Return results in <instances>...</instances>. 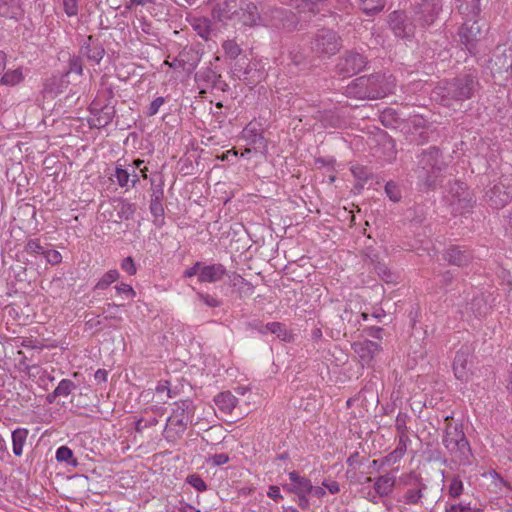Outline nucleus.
<instances>
[{
    "label": "nucleus",
    "instance_id": "nucleus-24",
    "mask_svg": "<svg viewBox=\"0 0 512 512\" xmlns=\"http://www.w3.org/2000/svg\"><path fill=\"white\" fill-rule=\"evenodd\" d=\"M182 64L184 65V71H193L201 60L202 53L199 49L192 46H185L178 54Z\"/></svg>",
    "mask_w": 512,
    "mask_h": 512
},
{
    "label": "nucleus",
    "instance_id": "nucleus-18",
    "mask_svg": "<svg viewBox=\"0 0 512 512\" xmlns=\"http://www.w3.org/2000/svg\"><path fill=\"white\" fill-rule=\"evenodd\" d=\"M227 270L221 263L206 264L202 262V267L199 273V282L201 283H215L223 279Z\"/></svg>",
    "mask_w": 512,
    "mask_h": 512
},
{
    "label": "nucleus",
    "instance_id": "nucleus-41",
    "mask_svg": "<svg viewBox=\"0 0 512 512\" xmlns=\"http://www.w3.org/2000/svg\"><path fill=\"white\" fill-rule=\"evenodd\" d=\"M470 310L476 317H481L487 313L488 307L482 296H477L472 299L469 304Z\"/></svg>",
    "mask_w": 512,
    "mask_h": 512
},
{
    "label": "nucleus",
    "instance_id": "nucleus-51",
    "mask_svg": "<svg viewBox=\"0 0 512 512\" xmlns=\"http://www.w3.org/2000/svg\"><path fill=\"white\" fill-rule=\"evenodd\" d=\"M186 482L199 492L207 490V485L205 481L198 474L188 475L186 478Z\"/></svg>",
    "mask_w": 512,
    "mask_h": 512
},
{
    "label": "nucleus",
    "instance_id": "nucleus-53",
    "mask_svg": "<svg viewBox=\"0 0 512 512\" xmlns=\"http://www.w3.org/2000/svg\"><path fill=\"white\" fill-rule=\"evenodd\" d=\"M197 298L201 302H203L206 306L211 307V308H216L221 305L220 300H218L216 297H214L208 293L198 292Z\"/></svg>",
    "mask_w": 512,
    "mask_h": 512
},
{
    "label": "nucleus",
    "instance_id": "nucleus-5",
    "mask_svg": "<svg viewBox=\"0 0 512 512\" xmlns=\"http://www.w3.org/2000/svg\"><path fill=\"white\" fill-rule=\"evenodd\" d=\"M442 444L459 465H469L472 451L461 424L448 423L442 436Z\"/></svg>",
    "mask_w": 512,
    "mask_h": 512
},
{
    "label": "nucleus",
    "instance_id": "nucleus-14",
    "mask_svg": "<svg viewBox=\"0 0 512 512\" xmlns=\"http://www.w3.org/2000/svg\"><path fill=\"white\" fill-rule=\"evenodd\" d=\"M89 111L92 115L88 119V124L91 128H104L109 125L115 117L116 110L114 105L105 104L101 106L98 102L93 101L89 106Z\"/></svg>",
    "mask_w": 512,
    "mask_h": 512
},
{
    "label": "nucleus",
    "instance_id": "nucleus-54",
    "mask_svg": "<svg viewBox=\"0 0 512 512\" xmlns=\"http://www.w3.org/2000/svg\"><path fill=\"white\" fill-rule=\"evenodd\" d=\"M158 424V419L155 417H151L147 420L140 418L135 422L134 429L137 433L143 432L144 429L148 427H153Z\"/></svg>",
    "mask_w": 512,
    "mask_h": 512
},
{
    "label": "nucleus",
    "instance_id": "nucleus-8",
    "mask_svg": "<svg viewBox=\"0 0 512 512\" xmlns=\"http://www.w3.org/2000/svg\"><path fill=\"white\" fill-rule=\"evenodd\" d=\"M368 64L367 57L356 50H346L337 59L335 73L342 78L352 77L362 72Z\"/></svg>",
    "mask_w": 512,
    "mask_h": 512
},
{
    "label": "nucleus",
    "instance_id": "nucleus-57",
    "mask_svg": "<svg viewBox=\"0 0 512 512\" xmlns=\"http://www.w3.org/2000/svg\"><path fill=\"white\" fill-rule=\"evenodd\" d=\"M121 268L128 274V275H135L136 274V265L134 263V260L132 257L128 256L122 260Z\"/></svg>",
    "mask_w": 512,
    "mask_h": 512
},
{
    "label": "nucleus",
    "instance_id": "nucleus-42",
    "mask_svg": "<svg viewBox=\"0 0 512 512\" xmlns=\"http://www.w3.org/2000/svg\"><path fill=\"white\" fill-rule=\"evenodd\" d=\"M76 389L75 383L70 379H62L54 389V396H68Z\"/></svg>",
    "mask_w": 512,
    "mask_h": 512
},
{
    "label": "nucleus",
    "instance_id": "nucleus-32",
    "mask_svg": "<svg viewBox=\"0 0 512 512\" xmlns=\"http://www.w3.org/2000/svg\"><path fill=\"white\" fill-rule=\"evenodd\" d=\"M29 431L26 428H17L12 432V448L15 456L23 454V447L26 443Z\"/></svg>",
    "mask_w": 512,
    "mask_h": 512
},
{
    "label": "nucleus",
    "instance_id": "nucleus-36",
    "mask_svg": "<svg viewBox=\"0 0 512 512\" xmlns=\"http://www.w3.org/2000/svg\"><path fill=\"white\" fill-rule=\"evenodd\" d=\"M456 191L453 194L455 200H457L460 208L467 209L472 207L473 199L470 192L467 191L464 183H456Z\"/></svg>",
    "mask_w": 512,
    "mask_h": 512
},
{
    "label": "nucleus",
    "instance_id": "nucleus-56",
    "mask_svg": "<svg viewBox=\"0 0 512 512\" xmlns=\"http://www.w3.org/2000/svg\"><path fill=\"white\" fill-rule=\"evenodd\" d=\"M44 258L46 259L47 263L51 265H57L62 261V255L60 254V252L54 249L46 248Z\"/></svg>",
    "mask_w": 512,
    "mask_h": 512
},
{
    "label": "nucleus",
    "instance_id": "nucleus-55",
    "mask_svg": "<svg viewBox=\"0 0 512 512\" xmlns=\"http://www.w3.org/2000/svg\"><path fill=\"white\" fill-rule=\"evenodd\" d=\"M64 12L68 17H74L79 12V0H62Z\"/></svg>",
    "mask_w": 512,
    "mask_h": 512
},
{
    "label": "nucleus",
    "instance_id": "nucleus-19",
    "mask_svg": "<svg viewBox=\"0 0 512 512\" xmlns=\"http://www.w3.org/2000/svg\"><path fill=\"white\" fill-rule=\"evenodd\" d=\"M470 358L471 354L468 347H463L457 351L453 361V371L457 379L462 381L468 379Z\"/></svg>",
    "mask_w": 512,
    "mask_h": 512
},
{
    "label": "nucleus",
    "instance_id": "nucleus-21",
    "mask_svg": "<svg viewBox=\"0 0 512 512\" xmlns=\"http://www.w3.org/2000/svg\"><path fill=\"white\" fill-rule=\"evenodd\" d=\"M238 0H223L221 3H218L212 9V16L214 19L220 22H226L228 20H235Z\"/></svg>",
    "mask_w": 512,
    "mask_h": 512
},
{
    "label": "nucleus",
    "instance_id": "nucleus-27",
    "mask_svg": "<svg viewBox=\"0 0 512 512\" xmlns=\"http://www.w3.org/2000/svg\"><path fill=\"white\" fill-rule=\"evenodd\" d=\"M214 402L221 412L231 414L236 407L238 399L230 391H225L219 393L214 398Z\"/></svg>",
    "mask_w": 512,
    "mask_h": 512
},
{
    "label": "nucleus",
    "instance_id": "nucleus-59",
    "mask_svg": "<svg viewBox=\"0 0 512 512\" xmlns=\"http://www.w3.org/2000/svg\"><path fill=\"white\" fill-rule=\"evenodd\" d=\"M119 307H120V305L115 304V303L108 304L107 308L104 311L105 318L106 319H115V320H118V321L122 320V318L117 315Z\"/></svg>",
    "mask_w": 512,
    "mask_h": 512
},
{
    "label": "nucleus",
    "instance_id": "nucleus-61",
    "mask_svg": "<svg viewBox=\"0 0 512 512\" xmlns=\"http://www.w3.org/2000/svg\"><path fill=\"white\" fill-rule=\"evenodd\" d=\"M254 285L251 282H246L237 288V293L242 297H250L254 293Z\"/></svg>",
    "mask_w": 512,
    "mask_h": 512
},
{
    "label": "nucleus",
    "instance_id": "nucleus-46",
    "mask_svg": "<svg viewBox=\"0 0 512 512\" xmlns=\"http://www.w3.org/2000/svg\"><path fill=\"white\" fill-rule=\"evenodd\" d=\"M131 173L128 169L123 168L121 165H117L115 168L114 177L119 186L126 187L130 183Z\"/></svg>",
    "mask_w": 512,
    "mask_h": 512
},
{
    "label": "nucleus",
    "instance_id": "nucleus-3",
    "mask_svg": "<svg viewBox=\"0 0 512 512\" xmlns=\"http://www.w3.org/2000/svg\"><path fill=\"white\" fill-rule=\"evenodd\" d=\"M395 79L382 73L356 78L346 87V93L357 99H379L393 92Z\"/></svg>",
    "mask_w": 512,
    "mask_h": 512
},
{
    "label": "nucleus",
    "instance_id": "nucleus-35",
    "mask_svg": "<svg viewBox=\"0 0 512 512\" xmlns=\"http://www.w3.org/2000/svg\"><path fill=\"white\" fill-rule=\"evenodd\" d=\"M245 137L250 145H254L256 152L264 153L267 150V141L261 133L247 128L244 129Z\"/></svg>",
    "mask_w": 512,
    "mask_h": 512
},
{
    "label": "nucleus",
    "instance_id": "nucleus-39",
    "mask_svg": "<svg viewBox=\"0 0 512 512\" xmlns=\"http://www.w3.org/2000/svg\"><path fill=\"white\" fill-rule=\"evenodd\" d=\"M56 460L58 462H65L71 466H77L78 461L73 456V451L67 446H61L56 451Z\"/></svg>",
    "mask_w": 512,
    "mask_h": 512
},
{
    "label": "nucleus",
    "instance_id": "nucleus-29",
    "mask_svg": "<svg viewBox=\"0 0 512 512\" xmlns=\"http://www.w3.org/2000/svg\"><path fill=\"white\" fill-rule=\"evenodd\" d=\"M499 54L495 55L494 65L497 67L498 72H507L512 75V52L507 53L505 47L498 45L496 48Z\"/></svg>",
    "mask_w": 512,
    "mask_h": 512
},
{
    "label": "nucleus",
    "instance_id": "nucleus-33",
    "mask_svg": "<svg viewBox=\"0 0 512 512\" xmlns=\"http://www.w3.org/2000/svg\"><path fill=\"white\" fill-rule=\"evenodd\" d=\"M289 479L295 484L296 495L309 494V491L312 490V483L310 479L300 476L296 471L289 473Z\"/></svg>",
    "mask_w": 512,
    "mask_h": 512
},
{
    "label": "nucleus",
    "instance_id": "nucleus-38",
    "mask_svg": "<svg viewBox=\"0 0 512 512\" xmlns=\"http://www.w3.org/2000/svg\"><path fill=\"white\" fill-rule=\"evenodd\" d=\"M21 69L9 70L3 74L0 83L6 86H15L23 80Z\"/></svg>",
    "mask_w": 512,
    "mask_h": 512
},
{
    "label": "nucleus",
    "instance_id": "nucleus-48",
    "mask_svg": "<svg viewBox=\"0 0 512 512\" xmlns=\"http://www.w3.org/2000/svg\"><path fill=\"white\" fill-rule=\"evenodd\" d=\"M425 488V485L422 484L418 489H408L404 494V501L406 504H418L423 497L422 489Z\"/></svg>",
    "mask_w": 512,
    "mask_h": 512
},
{
    "label": "nucleus",
    "instance_id": "nucleus-13",
    "mask_svg": "<svg viewBox=\"0 0 512 512\" xmlns=\"http://www.w3.org/2000/svg\"><path fill=\"white\" fill-rule=\"evenodd\" d=\"M266 2H261L260 7H258L254 2L251 1H241L240 6L237 9L236 19L244 26H264L263 16H264V4Z\"/></svg>",
    "mask_w": 512,
    "mask_h": 512
},
{
    "label": "nucleus",
    "instance_id": "nucleus-16",
    "mask_svg": "<svg viewBox=\"0 0 512 512\" xmlns=\"http://www.w3.org/2000/svg\"><path fill=\"white\" fill-rule=\"evenodd\" d=\"M352 349L359 357L362 366H370L375 356L381 351V347L378 343L367 339L354 342Z\"/></svg>",
    "mask_w": 512,
    "mask_h": 512
},
{
    "label": "nucleus",
    "instance_id": "nucleus-43",
    "mask_svg": "<svg viewBox=\"0 0 512 512\" xmlns=\"http://www.w3.org/2000/svg\"><path fill=\"white\" fill-rule=\"evenodd\" d=\"M265 329L270 333L277 335L281 340H288L289 335L285 328V325L280 322H270L265 325Z\"/></svg>",
    "mask_w": 512,
    "mask_h": 512
},
{
    "label": "nucleus",
    "instance_id": "nucleus-47",
    "mask_svg": "<svg viewBox=\"0 0 512 512\" xmlns=\"http://www.w3.org/2000/svg\"><path fill=\"white\" fill-rule=\"evenodd\" d=\"M45 250L46 247L42 246L38 239L28 240L24 247V251L31 255L44 256Z\"/></svg>",
    "mask_w": 512,
    "mask_h": 512
},
{
    "label": "nucleus",
    "instance_id": "nucleus-11",
    "mask_svg": "<svg viewBox=\"0 0 512 512\" xmlns=\"http://www.w3.org/2000/svg\"><path fill=\"white\" fill-rule=\"evenodd\" d=\"M389 29L399 39L411 40L416 31L413 19L403 10L392 11L387 20Z\"/></svg>",
    "mask_w": 512,
    "mask_h": 512
},
{
    "label": "nucleus",
    "instance_id": "nucleus-20",
    "mask_svg": "<svg viewBox=\"0 0 512 512\" xmlns=\"http://www.w3.org/2000/svg\"><path fill=\"white\" fill-rule=\"evenodd\" d=\"M136 211V205L123 199L114 201L113 211L110 213L109 220L119 223L123 220H130Z\"/></svg>",
    "mask_w": 512,
    "mask_h": 512
},
{
    "label": "nucleus",
    "instance_id": "nucleus-26",
    "mask_svg": "<svg viewBox=\"0 0 512 512\" xmlns=\"http://www.w3.org/2000/svg\"><path fill=\"white\" fill-rule=\"evenodd\" d=\"M326 0H294L291 1L290 6L298 11L299 14H304L312 18L319 13L318 5Z\"/></svg>",
    "mask_w": 512,
    "mask_h": 512
},
{
    "label": "nucleus",
    "instance_id": "nucleus-37",
    "mask_svg": "<svg viewBox=\"0 0 512 512\" xmlns=\"http://www.w3.org/2000/svg\"><path fill=\"white\" fill-rule=\"evenodd\" d=\"M359 7L368 16L380 13L385 7V0H358Z\"/></svg>",
    "mask_w": 512,
    "mask_h": 512
},
{
    "label": "nucleus",
    "instance_id": "nucleus-7",
    "mask_svg": "<svg viewBox=\"0 0 512 512\" xmlns=\"http://www.w3.org/2000/svg\"><path fill=\"white\" fill-rule=\"evenodd\" d=\"M400 132L409 143L422 145L427 143L433 134L432 125L422 116L415 115L402 123Z\"/></svg>",
    "mask_w": 512,
    "mask_h": 512
},
{
    "label": "nucleus",
    "instance_id": "nucleus-63",
    "mask_svg": "<svg viewBox=\"0 0 512 512\" xmlns=\"http://www.w3.org/2000/svg\"><path fill=\"white\" fill-rule=\"evenodd\" d=\"M69 67L70 72H74L76 74H82L83 67H82V60L80 57H72L69 60Z\"/></svg>",
    "mask_w": 512,
    "mask_h": 512
},
{
    "label": "nucleus",
    "instance_id": "nucleus-49",
    "mask_svg": "<svg viewBox=\"0 0 512 512\" xmlns=\"http://www.w3.org/2000/svg\"><path fill=\"white\" fill-rule=\"evenodd\" d=\"M385 193L388 196V198L393 202H398L401 199V190L399 186L393 182L389 181L385 185Z\"/></svg>",
    "mask_w": 512,
    "mask_h": 512
},
{
    "label": "nucleus",
    "instance_id": "nucleus-9",
    "mask_svg": "<svg viewBox=\"0 0 512 512\" xmlns=\"http://www.w3.org/2000/svg\"><path fill=\"white\" fill-rule=\"evenodd\" d=\"M342 48V39L332 29L323 28L318 30L311 42V49L319 56L335 55Z\"/></svg>",
    "mask_w": 512,
    "mask_h": 512
},
{
    "label": "nucleus",
    "instance_id": "nucleus-15",
    "mask_svg": "<svg viewBox=\"0 0 512 512\" xmlns=\"http://www.w3.org/2000/svg\"><path fill=\"white\" fill-rule=\"evenodd\" d=\"M461 44L471 53L475 54L478 41L482 38V30L477 21L467 20L459 29Z\"/></svg>",
    "mask_w": 512,
    "mask_h": 512
},
{
    "label": "nucleus",
    "instance_id": "nucleus-40",
    "mask_svg": "<svg viewBox=\"0 0 512 512\" xmlns=\"http://www.w3.org/2000/svg\"><path fill=\"white\" fill-rule=\"evenodd\" d=\"M119 278V272L115 269L107 271L96 283L95 289L104 290Z\"/></svg>",
    "mask_w": 512,
    "mask_h": 512
},
{
    "label": "nucleus",
    "instance_id": "nucleus-45",
    "mask_svg": "<svg viewBox=\"0 0 512 512\" xmlns=\"http://www.w3.org/2000/svg\"><path fill=\"white\" fill-rule=\"evenodd\" d=\"M448 493L452 498H458L463 493V482L458 475L451 477Z\"/></svg>",
    "mask_w": 512,
    "mask_h": 512
},
{
    "label": "nucleus",
    "instance_id": "nucleus-44",
    "mask_svg": "<svg viewBox=\"0 0 512 512\" xmlns=\"http://www.w3.org/2000/svg\"><path fill=\"white\" fill-rule=\"evenodd\" d=\"M224 53L230 59H236L242 52L241 47L235 40H226L222 44Z\"/></svg>",
    "mask_w": 512,
    "mask_h": 512
},
{
    "label": "nucleus",
    "instance_id": "nucleus-52",
    "mask_svg": "<svg viewBox=\"0 0 512 512\" xmlns=\"http://www.w3.org/2000/svg\"><path fill=\"white\" fill-rule=\"evenodd\" d=\"M409 416L406 413H398L395 421V428L398 432V435H402V433L408 434L407 429V421Z\"/></svg>",
    "mask_w": 512,
    "mask_h": 512
},
{
    "label": "nucleus",
    "instance_id": "nucleus-28",
    "mask_svg": "<svg viewBox=\"0 0 512 512\" xmlns=\"http://www.w3.org/2000/svg\"><path fill=\"white\" fill-rule=\"evenodd\" d=\"M189 23L193 30L205 41H208L212 32V22L206 17H192Z\"/></svg>",
    "mask_w": 512,
    "mask_h": 512
},
{
    "label": "nucleus",
    "instance_id": "nucleus-60",
    "mask_svg": "<svg viewBox=\"0 0 512 512\" xmlns=\"http://www.w3.org/2000/svg\"><path fill=\"white\" fill-rule=\"evenodd\" d=\"M115 289L117 294H124L129 298H134L136 296V292L129 284L121 283L119 285H116Z\"/></svg>",
    "mask_w": 512,
    "mask_h": 512
},
{
    "label": "nucleus",
    "instance_id": "nucleus-58",
    "mask_svg": "<svg viewBox=\"0 0 512 512\" xmlns=\"http://www.w3.org/2000/svg\"><path fill=\"white\" fill-rule=\"evenodd\" d=\"M165 103V98L160 96L155 98L151 103L147 111L148 116H154L158 113L160 107Z\"/></svg>",
    "mask_w": 512,
    "mask_h": 512
},
{
    "label": "nucleus",
    "instance_id": "nucleus-25",
    "mask_svg": "<svg viewBox=\"0 0 512 512\" xmlns=\"http://www.w3.org/2000/svg\"><path fill=\"white\" fill-rule=\"evenodd\" d=\"M164 198V191L161 186L152 187L151 200H150V212L154 217V222L158 220L163 222L164 219V207L162 200Z\"/></svg>",
    "mask_w": 512,
    "mask_h": 512
},
{
    "label": "nucleus",
    "instance_id": "nucleus-22",
    "mask_svg": "<svg viewBox=\"0 0 512 512\" xmlns=\"http://www.w3.org/2000/svg\"><path fill=\"white\" fill-rule=\"evenodd\" d=\"M195 79L205 83L211 88H217L221 91H225L227 87L225 81L222 80V76L210 67H206L199 71L196 74Z\"/></svg>",
    "mask_w": 512,
    "mask_h": 512
},
{
    "label": "nucleus",
    "instance_id": "nucleus-30",
    "mask_svg": "<svg viewBox=\"0 0 512 512\" xmlns=\"http://www.w3.org/2000/svg\"><path fill=\"white\" fill-rule=\"evenodd\" d=\"M234 73L247 85H255L260 81L259 71L257 69H252L250 65L243 68L240 63H237L234 67Z\"/></svg>",
    "mask_w": 512,
    "mask_h": 512
},
{
    "label": "nucleus",
    "instance_id": "nucleus-23",
    "mask_svg": "<svg viewBox=\"0 0 512 512\" xmlns=\"http://www.w3.org/2000/svg\"><path fill=\"white\" fill-rule=\"evenodd\" d=\"M445 259L451 265L466 266L472 259L470 251L464 247L451 246L445 252Z\"/></svg>",
    "mask_w": 512,
    "mask_h": 512
},
{
    "label": "nucleus",
    "instance_id": "nucleus-31",
    "mask_svg": "<svg viewBox=\"0 0 512 512\" xmlns=\"http://www.w3.org/2000/svg\"><path fill=\"white\" fill-rule=\"evenodd\" d=\"M20 14V0H0L1 17L16 19Z\"/></svg>",
    "mask_w": 512,
    "mask_h": 512
},
{
    "label": "nucleus",
    "instance_id": "nucleus-6",
    "mask_svg": "<svg viewBox=\"0 0 512 512\" xmlns=\"http://www.w3.org/2000/svg\"><path fill=\"white\" fill-rule=\"evenodd\" d=\"M195 414V405L192 400L185 399L175 402V408L168 417L164 429V437L168 442H175L182 438Z\"/></svg>",
    "mask_w": 512,
    "mask_h": 512
},
{
    "label": "nucleus",
    "instance_id": "nucleus-17",
    "mask_svg": "<svg viewBox=\"0 0 512 512\" xmlns=\"http://www.w3.org/2000/svg\"><path fill=\"white\" fill-rule=\"evenodd\" d=\"M80 53L89 61L99 64L104 57L105 49L97 38L89 35L83 42Z\"/></svg>",
    "mask_w": 512,
    "mask_h": 512
},
{
    "label": "nucleus",
    "instance_id": "nucleus-2",
    "mask_svg": "<svg viewBox=\"0 0 512 512\" xmlns=\"http://www.w3.org/2000/svg\"><path fill=\"white\" fill-rule=\"evenodd\" d=\"M447 167L441 150L436 146H430L417 155L414 173L420 186L435 189L442 182Z\"/></svg>",
    "mask_w": 512,
    "mask_h": 512
},
{
    "label": "nucleus",
    "instance_id": "nucleus-62",
    "mask_svg": "<svg viewBox=\"0 0 512 512\" xmlns=\"http://www.w3.org/2000/svg\"><path fill=\"white\" fill-rule=\"evenodd\" d=\"M445 512H481L480 509L464 506L461 504H454L446 508Z\"/></svg>",
    "mask_w": 512,
    "mask_h": 512
},
{
    "label": "nucleus",
    "instance_id": "nucleus-1",
    "mask_svg": "<svg viewBox=\"0 0 512 512\" xmlns=\"http://www.w3.org/2000/svg\"><path fill=\"white\" fill-rule=\"evenodd\" d=\"M479 82L472 74H461L455 78L442 82L436 93L443 106L457 110L464 101L474 97L479 89Z\"/></svg>",
    "mask_w": 512,
    "mask_h": 512
},
{
    "label": "nucleus",
    "instance_id": "nucleus-50",
    "mask_svg": "<svg viewBox=\"0 0 512 512\" xmlns=\"http://www.w3.org/2000/svg\"><path fill=\"white\" fill-rule=\"evenodd\" d=\"M375 271L383 281L387 283H391L394 281V274L391 272V270L387 267L386 264L378 262L375 265Z\"/></svg>",
    "mask_w": 512,
    "mask_h": 512
},
{
    "label": "nucleus",
    "instance_id": "nucleus-64",
    "mask_svg": "<svg viewBox=\"0 0 512 512\" xmlns=\"http://www.w3.org/2000/svg\"><path fill=\"white\" fill-rule=\"evenodd\" d=\"M215 466H221L229 461V456L226 453L214 454L209 457V460Z\"/></svg>",
    "mask_w": 512,
    "mask_h": 512
},
{
    "label": "nucleus",
    "instance_id": "nucleus-4",
    "mask_svg": "<svg viewBox=\"0 0 512 512\" xmlns=\"http://www.w3.org/2000/svg\"><path fill=\"white\" fill-rule=\"evenodd\" d=\"M264 26L272 27L285 32L303 30L308 26L310 17L299 14L297 10L277 6L275 4H264Z\"/></svg>",
    "mask_w": 512,
    "mask_h": 512
},
{
    "label": "nucleus",
    "instance_id": "nucleus-34",
    "mask_svg": "<svg viewBox=\"0 0 512 512\" xmlns=\"http://www.w3.org/2000/svg\"><path fill=\"white\" fill-rule=\"evenodd\" d=\"M395 477L391 475H382L378 477L374 484L376 493L380 496H388L394 487Z\"/></svg>",
    "mask_w": 512,
    "mask_h": 512
},
{
    "label": "nucleus",
    "instance_id": "nucleus-10",
    "mask_svg": "<svg viewBox=\"0 0 512 512\" xmlns=\"http://www.w3.org/2000/svg\"><path fill=\"white\" fill-rule=\"evenodd\" d=\"M488 204L500 209L512 200V175H502L499 180L486 192Z\"/></svg>",
    "mask_w": 512,
    "mask_h": 512
},
{
    "label": "nucleus",
    "instance_id": "nucleus-12",
    "mask_svg": "<svg viewBox=\"0 0 512 512\" xmlns=\"http://www.w3.org/2000/svg\"><path fill=\"white\" fill-rule=\"evenodd\" d=\"M443 0H422L413 5L414 20L420 27L431 26L442 11Z\"/></svg>",
    "mask_w": 512,
    "mask_h": 512
}]
</instances>
